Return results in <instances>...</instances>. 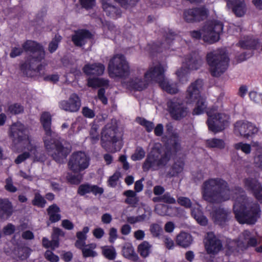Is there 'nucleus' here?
Segmentation results:
<instances>
[{
	"mask_svg": "<svg viewBox=\"0 0 262 262\" xmlns=\"http://www.w3.org/2000/svg\"><path fill=\"white\" fill-rule=\"evenodd\" d=\"M166 67L159 63H156L151 66L149 69L144 73V77L146 79L153 80L159 83L162 82L166 78L165 72Z\"/></svg>",
	"mask_w": 262,
	"mask_h": 262,
	"instance_id": "13",
	"label": "nucleus"
},
{
	"mask_svg": "<svg viewBox=\"0 0 262 262\" xmlns=\"http://www.w3.org/2000/svg\"><path fill=\"white\" fill-rule=\"evenodd\" d=\"M192 238L190 234L185 232H180L176 237V243L184 248L189 247L192 243Z\"/></svg>",
	"mask_w": 262,
	"mask_h": 262,
	"instance_id": "30",
	"label": "nucleus"
},
{
	"mask_svg": "<svg viewBox=\"0 0 262 262\" xmlns=\"http://www.w3.org/2000/svg\"><path fill=\"white\" fill-rule=\"evenodd\" d=\"M40 122L45 132L42 139L47 152L56 162L63 163L71 151L70 147L56 138V133L51 129L52 118L50 113H43Z\"/></svg>",
	"mask_w": 262,
	"mask_h": 262,
	"instance_id": "2",
	"label": "nucleus"
},
{
	"mask_svg": "<svg viewBox=\"0 0 262 262\" xmlns=\"http://www.w3.org/2000/svg\"><path fill=\"white\" fill-rule=\"evenodd\" d=\"M98 126L94 124L92 126L90 130V138L93 143H95L99 140V134L98 133Z\"/></svg>",
	"mask_w": 262,
	"mask_h": 262,
	"instance_id": "45",
	"label": "nucleus"
},
{
	"mask_svg": "<svg viewBox=\"0 0 262 262\" xmlns=\"http://www.w3.org/2000/svg\"><path fill=\"white\" fill-rule=\"evenodd\" d=\"M23 49L30 53L25 62L21 64L20 69L26 76L33 77L40 74L44 66L40 63L45 58V51L43 47L36 41L27 40L23 45Z\"/></svg>",
	"mask_w": 262,
	"mask_h": 262,
	"instance_id": "3",
	"label": "nucleus"
},
{
	"mask_svg": "<svg viewBox=\"0 0 262 262\" xmlns=\"http://www.w3.org/2000/svg\"><path fill=\"white\" fill-rule=\"evenodd\" d=\"M105 66L101 63H88L82 68L83 72L87 76H101L105 70Z\"/></svg>",
	"mask_w": 262,
	"mask_h": 262,
	"instance_id": "23",
	"label": "nucleus"
},
{
	"mask_svg": "<svg viewBox=\"0 0 262 262\" xmlns=\"http://www.w3.org/2000/svg\"><path fill=\"white\" fill-rule=\"evenodd\" d=\"M184 167V162L181 160H178L171 166L167 174L170 177L177 176L183 171Z\"/></svg>",
	"mask_w": 262,
	"mask_h": 262,
	"instance_id": "32",
	"label": "nucleus"
},
{
	"mask_svg": "<svg viewBox=\"0 0 262 262\" xmlns=\"http://www.w3.org/2000/svg\"><path fill=\"white\" fill-rule=\"evenodd\" d=\"M260 243L258 236L248 230H244L239 235L238 238L231 242L229 245V248L233 252L243 253L249 247H256Z\"/></svg>",
	"mask_w": 262,
	"mask_h": 262,
	"instance_id": "7",
	"label": "nucleus"
},
{
	"mask_svg": "<svg viewBox=\"0 0 262 262\" xmlns=\"http://www.w3.org/2000/svg\"><path fill=\"white\" fill-rule=\"evenodd\" d=\"M9 135L14 144H18L26 140L28 141V145L31 143L28 128L19 122L11 125Z\"/></svg>",
	"mask_w": 262,
	"mask_h": 262,
	"instance_id": "11",
	"label": "nucleus"
},
{
	"mask_svg": "<svg viewBox=\"0 0 262 262\" xmlns=\"http://www.w3.org/2000/svg\"><path fill=\"white\" fill-rule=\"evenodd\" d=\"M206 60L211 75L219 77L227 69L229 59L224 49H219L208 53Z\"/></svg>",
	"mask_w": 262,
	"mask_h": 262,
	"instance_id": "6",
	"label": "nucleus"
},
{
	"mask_svg": "<svg viewBox=\"0 0 262 262\" xmlns=\"http://www.w3.org/2000/svg\"><path fill=\"white\" fill-rule=\"evenodd\" d=\"M150 231L154 237H159L162 232V228L159 224L154 223L150 226Z\"/></svg>",
	"mask_w": 262,
	"mask_h": 262,
	"instance_id": "53",
	"label": "nucleus"
},
{
	"mask_svg": "<svg viewBox=\"0 0 262 262\" xmlns=\"http://www.w3.org/2000/svg\"><path fill=\"white\" fill-rule=\"evenodd\" d=\"M227 6L231 8L237 17H242L246 13L247 8L244 0H225Z\"/></svg>",
	"mask_w": 262,
	"mask_h": 262,
	"instance_id": "24",
	"label": "nucleus"
},
{
	"mask_svg": "<svg viewBox=\"0 0 262 262\" xmlns=\"http://www.w3.org/2000/svg\"><path fill=\"white\" fill-rule=\"evenodd\" d=\"M234 131L235 134H239L244 138H248L256 134L258 129L251 122L239 121L235 123Z\"/></svg>",
	"mask_w": 262,
	"mask_h": 262,
	"instance_id": "17",
	"label": "nucleus"
},
{
	"mask_svg": "<svg viewBox=\"0 0 262 262\" xmlns=\"http://www.w3.org/2000/svg\"><path fill=\"white\" fill-rule=\"evenodd\" d=\"M122 255L125 258H127L134 261H137L139 257L135 252L133 246L129 243L126 244L122 248Z\"/></svg>",
	"mask_w": 262,
	"mask_h": 262,
	"instance_id": "31",
	"label": "nucleus"
},
{
	"mask_svg": "<svg viewBox=\"0 0 262 262\" xmlns=\"http://www.w3.org/2000/svg\"><path fill=\"white\" fill-rule=\"evenodd\" d=\"M102 8L108 16L115 17L120 15L119 10L107 2H103Z\"/></svg>",
	"mask_w": 262,
	"mask_h": 262,
	"instance_id": "36",
	"label": "nucleus"
},
{
	"mask_svg": "<svg viewBox=\"0 0 262 262\" xmlns=\"http://www.w3.org/2000/svg\"><path fill=\"white\" fill-rule=\"evenodd\" d=\"M159 85L164 91L169 94H175L179 92L177 84L175 83H170L166 78Z\"/></svg>",
	"mask_w": 262,
	"mask_h": 262,
	"instance_id": "33",
	"label": "nucleus"
},
{
	"mask_svg": "<svg viewBox=\"0 0 262 262\" xmlns=\"http://www.w3.org/2000/svg\"><path fill=\"white\" fill-rule=\"evenodd\" d=\"M161 199L162 202L166 204H173L176 203V200L168 192L161 195Z\"/></svg>",
	"mask_w": 262,
	"mask_h": 262,
	"instance_id": "57",
	"label": "nucleus"
},
{
	"mask_svg": "<svg viewBox=\"0 0 262 262\" xmlns=\"http://www.w3.org/2000/svg\"><path fill=\"white\" fill-rule=\"evenodd\" d=\"M47 211L49 216V221L47 223L48 226L50 225V223H56L61 220L60 209L56 204H54L50 206Z\"/></svg>",
	"mask_w": 262,
	"mask_h": 262,
	"instance_id": "27",
	"label": "nucleus"
},
{
	"mask_svg": "<svg viewBox=\"0 0 262 262\" xmlns=\"http://www.w3.org/2000/svg\"><path fill=\"white\" fill-rule=\"evenodd\" d=\"M173 38L172 36L167 37L164 42L160 44L159 49H157L158 52H163V50H165L169 48L170 43L172 41Z\"/></svg>",
	"mask_w": 262,
	"mask_h": 262,
	"instance_id": "61",
	"label": "nucleus"
},
{
	"mask_svg": "<svg viewBox=\"0 0 262 262\" xmlns=\"http://www.w3.org/2000/svg\"><path fill=\"white\" fill-rule=\"evenodd\" d=\"M61 39L60 35H56L52 40L50 42L48 47L49 51L50 53L54 52L58 48V43Z\"/></svg>",
	"mask_w": 262,
	"mask_h": 262,
	"instance_id": "47",
	"label": "nucleus"
},
{
	"mask_svg": "<svg viewBox=\"0 0 262 262\" xmlns=\"http://www.w3.org/2000/svg\"><path fill=\"white\" fill-rule=\"evenodd\" d=\"M96 247L94 243L88 244L82 249V253L84 257H94L97 256V253L94 250Z\"/></svg>",
	"mask_w": 262,
	"mask_h": 262,
	"instance_id": "41",
	"label": "nucleus"
},
{
	"mask_svg": "<svg viewBox=\"0 0 262 262\" xmlns=\"http://www.w3.org/2000/svg\"><path fill=\"white\" fill-rule=\"evenodd\" d=\"M116 124L110 122L106 124L101 132V141L102 146L106 150H110V146L117 143L120 139Z\"/></svg>",
	"mask_w": 262,
	"mask_h": 262,
	"instance_id": "9",
	"label": "nucleus"
},
{
	"mask_svg": "<svg viewBox=\"0 0 262 262\" xmlns=\"http://www.w3.org/2000/svg\"><path fill=\"white\" fill-rule=\"evenodd\" d=\"M82 8L87 10L93 8L95 5V0H79Z\"/></svg>",
	"mask_w": 262,
	"mask_h": 262,
	"instance_id": "60",
	"label": "nucleus"
},
{
	"mask_svg": "<svg viewBox=\"0 0 262 262\" xmlns=\"http://www.w3.org/2000/svg\"><path fill=\"white\" fill-rule=\"evenodd\" d=\"M258 42L256 39L250 38L239 41V46L244 49H251L255 48Z\"/></svg>",
	"mask_w": 262,
	"mask_h": 262,
	"instance_id": "44",
	"label": "nucleus"
},
{
	"mask_svg": "<svg viewBox=\"0 0 262 262\" xmlns=\"http://www.w3.org/2000/svg\"><path fill=\"white\" fill-rule=\"evenodd\" d=\"M230 211L228 209L219 207L213 210L212 220L215 224L223 226L230 219Z\"/></svg>",
	"mask_w": 262,
	"mask_h": 262,
	"instance_id": "22",
	"label": "nucleus"
},
{
	"mask_svg": "<svg viewBox=\"0 0 262 262\" xmlns=\"http://www.w3.org/2000/svg\"><path fill=\"white\" fill-rule=\"evenodd\" d=\"M91 37V33L87 30H81L77 32L72 36V40L74 45L78 47H81L84 45L86 40Z\"/></svg>",
	"mask_w": 262,
	"mask_h": 262,
	"instance_id": "28",
	"label": "nucleus"
},
{
	"mask_svg": "<svg viewBox=\"0 0 262 262\" xmlns=\"http://www.w3.org/2000/svg\"><path fill=\"white\" fill-rule=\"evenodd\" d=\"M206 144L208 147L210 148H217L222 149L225 147V143L222 139L213 138L207 140Z\"/></svg>",
	"mask_w": 262,
	"mask_h": 262,
	"instance_id": "43",
	"label": "nucleus"
},
{
	"mask_svg": "<svg viewBox=\"0 0 262 262\" xmlns=\"http://www.w3.org/2000/svg\"><path fill=\"white\" fill-rule=\"evenodd\" d=\"M148 80L142 77H135L129 79L127 82V86L136 91H142L146 89L148 84Z\"/></svg>",
	"mask_w": 262,
	"mask_h": 262,
	"instance_id": "26",
	"label": "nucleus"
},
{
	"mask_svg": "<svg viewBox=\"0 0 262 262\" xmlns=\"http://www.w3.org/2000/svg\"><path fill=\"white\" fill-rule=\"evenodd\" d=\"M203 86V81L200 79H196L191 83L187 90L186 94V99L188 103L194 102L201 97L200 92Z\"/></svg>",
	"mask_w": 262,
	"mask_h": 262,
	"instance_id": "18",
	"label": "nucleus"
},
{
	"mask_svg": "<svg viewBox=\"0 0 262 262\" xmlns=\"http://www.w3.org/2000/svg\"><path fill=\"white\" fill-rule=\"evenodd\" d=\"M103 255L110 260H114L117 255L115 248L112 246H105L101 248Z\"/></svg>",
	"mask_w": 262,
	"mask_h": 262,
	"instance_id": "38",
	"label": "nucleus"
},
{
	"mask_svg": "<svg viewBox=\"0 0 262 262\" xmlns=\"http://www.w3.org/2000/svg\"><path fill=\"white\" fill-rule=\"evenodd\" d=\"M170 158L171 153L169 151L163 150L160 144L156 143L147 155L142 164V169L144 171L158 170L160 168L165 166Z\"/></svg>",
	"mask_w": 262,
	"mask_h": 262,
	"instance_id": "4",
	"label": "nucleus"
},
{
	"mask_svg": "<svg viewBox=\"0 0 262 262\" xmlns=\"http://www.w3.org/2000/svg\"><path fill=\"white\" fill-rule=\"evenodd\" d=\"M185 67V68L181 67L176 72V74L180 81H181L183 78L185 79V81L188 80L186 76L188 74L189 70L186 68V66Z\"/></svg>",
	"mask_w": 262,
	"mask_h": 262,
	"instance_id": "59",
	"label": "nucleus"
},
{
	"mask_svg": "<svg viewBox=\"0 0 262 262\" xmlns=\"http://www.w3.org/2000/svg\"><path fill=\"white\" fill-rule=\"evenodd\" d=\"M167 133L169 138L167 140L166 137H162V141L166 142V144L172 152H176L181 149V140L178 133L173 130V126L170 123L166 125Z\"/></svg>",
	"mask_w": 262,
	"mask_h": 262,
	"instance_id": "14",
	"label": "nucleus"
},
{
	"mask_svg": "<svg viewBox=\"0 0 262 262\" xmlns=\"http://www.w3.org/2000/svg\"><path fill=\"white\" fill-rule=\"evenodd\" d=\"M208 10L203 7L188 9L183 12V18L187 23L200 21L207 17Z\"/></svg>",
	"mask_w": 262,
	"mask_h": 262,
	"instance_id": "16",
	"label": "nucleus"
},
{
	"mask_svg": "<svg viewBox=\"0 0 262 262\" xmlns=\"http://www.w3.org/2000/svg\"><path fill=\"white\" fill-rule=\"evenodd\" d=\"M145 156V152L141 147H137L135 152L132 155L131 159L133 161H138L142 159Z\"/></svg>",
	"mask_w": 262,
	"mask_h": 262,
	"instance_id": "48",
	"label": "nucleus"
},
{
	"mask_svg": "<svg viewBox=\"0 0 262 262\" xmlns=\"http://www.w3.org/2000/svg\"><path fill=\"white\" fill-rule=\"evenodd\" d=\"M90 164V158L85 152H74L70 157L68 163L69 169L74 173H79L86 169Z\"/></svg>",
	"mask_w": 262,
	"mask_h": 262,
	"instance_id": "10",
	"label": "nucleus"
},
{
	"mask_svg": "<svg viewBox=\"0 0 262 262\" xmlns=\"http://www.w3.org/2000/svg\"><path fill=\"white\" fill-rule=\"evenodd\" d=\"M91 185L84 184L80 185L78 189V193L81 195H83L86 193L91 192Z\"/></svg>",
	"mask_w": 262,
	"mask_h": 262,
	"instance_id": "58",
	"label": "nucleus"
},
{
	"mask_svg": "<svg viewBox=\"0 0 262 262\" xmlns=\"http://www.w3.org/2000/svg\"><path fill=\"white\" fill-rule=\"evenodd\" d=\"M250 99L256 103H262V94H258L255 92H251L249 93Z\"/></svg>",
	"mask_w": 262,
	"mask_h": 262,
	"instance_id": "64",
	"label": "nucleus"
},
{
	"mask_svg": "<svg viewBox=\"0 0 262 262\" xmlns=\"http://www.w3.org/2000/svg\"><path fill=\"white\" fill-rule=\"evenodd\" d=\"M172 207L164 204L158 205L155 209V212L161 216H172Z\"/></svg>",
	"mask_w": 262,
	"mask_h": 262,
	"instance_id": "39",
	"label": "nucleus"
},
{
	"mask_svg": "<svg viewBox=\"0 0 262 262\" xmlns=\"http://www.w3.org/2000/svg\"><path fill=\"white\" fill-rule=\"evenodd\" d=\"M108 241L111 243H114L115 241L118 238L117 230L114 227H112L109 230Z\"/></svg>",
	"mask_w": 262,
	"mask_h": 262,
	"instance_id": "62",
	"label": "nucleus"
},
{
	"mask_svg": "<svg viewBox=\"0 0 262 262\" xmlns=\"http://www.w3.org/2000/svg\"><path fill=\"white\" fill-rule=\"evenodd\" d=\"M202 198L211 204H220L235 198L233 211L237 221L241 224H254L260 216V208L256 203L248 200L240 187L230 190L228 183L220 178L209 179L201 187Z\"/></svg>",
	"mask_w": 262,
	"mask_h": 262,
	"instance_id": "1",
	"label": "nucleus"
},
{
	"mask_svg": "<svg viewBox=\"0 0 262 262\" xmlns=\"http://www.w3.org/2000/svg\"><path fill=\"white\" fill-rule=\"evenodd\" d=\"M178 203L186 208H190L192 207V202L190 199L185 196H179L177 199Z\"/></svg>",
	"mask_w": 262,
	"mask_h": 262,
	"instance_id": "52",
	"label": "nucleus"
},
{
	"mask_svg": "<svg viewBox=\"0 0 262 262\" xmlns=\"http://www.w3.org/2000/svg\"><path fill=\"white\" fill-rule=\"evenodd\" d=\"M183 63L187 69L196 70L202 66L203 60L198 52H192L185 56Z\"/></svg>",
	"mask_w": 262,
	"mask_h": 262,
	"instance_id": "20",
	"label": "nucleus"
},
{
	"mask_svg": "<svg viewBox=\"0 0 262 262\" xmlns=\"http://www.w3.org/2000/svg\"><path fill=\"white\" fill-rule=\"evenodd\" d=\"M244 184L245 188L252 193L257 190L261 185L256 179L250 177L244 180Z\"/></svg>",
	"mask_w": 262,
	"mask_h": 262,
	"instance_id": "35",
	"label": "nucleus"
},
{
	"mask_svg": "<svg viewBox=\"0 0 262 262\" xmlns=\"http://www.w3.org/2000/svg\"><path fill=\"white\" fill-rule=\"evenodd\" d=\"M27 148L30 152L31 158H32L34 161L43 162L46 159L44 154L39 152L37 150L36 147L31 143L28 145Z\"/></svg>",
	"mask_w": 262,
	"mask_h": 262,
	"instance_id": "34",
	"label": "nucleus"
},
{
	"mask_svg": "<svg viewBox=\"0 0 262 262\" xmlns=\"http://www.w3.org/2000/svg\"><path fill=\"white\" fill-rule=\"evenodd\" d=\"M9 111L11 114H18L24 112V107L19 104L15 103L9 107Z\"/></svg>",
	"mask_w": 262,
	"mask_h": 262,
	"instance_id": "56",
	"label": "nucleus"
},
{
	"mask_svg": "<svg viewBox=\"0 0 262 262\" xmlns=\"http://www.w3.org/2000/svg\"><path fill=\"white\" fill-rule=\"evenodd\" d=\"M45 258L51 262H57L58 257L55 255L52 251L47 250L45 253Z\"/></svg>",
	"mask_w": 262,
	"mask_h": 262,
	"instance_id": "63",
	"label": "nucleus"
},
{
	"mask_svg": "<svg viewBox=\"0 0 262 262\" xmlns=\"http://www.w3.org/2000/svg\"><path fill=\"white\" fill-rule=\"evenodd\" d=\"M229 117L223 113H217L210 116L208 119L209 129L213 132L223 130L228 124Z\"/></svg>",
	"mask_w": 262,
	"mask_h": 262,
	"instance_id": "12",
	"label": "nucleus"
},
{
	"mask_svg": "<svg viewBox=\"0 0 262 262\" xmlns=\"http://www.w3.org/2000/svg\"><path fill=\"white\" fill-rule=\"evenodd\" d=\"M205 246L208 253L216 254L222 249V244L212 232H209L206 237Z\"/></svg>",
	"mask_w": 262,
	"mask_h": 262,
	"instance_id": "19",
	"label": "nucleus"
},
{
	"mask_svg": "<svg viewBox=\"0 0 262 262\" xmlns=\"http://www.w3.org/2000/svg\"><path fill=\"white\" fill-rule=\"evenodd\" d=\"M168 106L172 117L175 120H180L188 114V108L180 100L173 99L168 103Z\"/></svg>",
	"mask_w": 262,
	"mask_h": 262,
	"instance_id": "15",
	"label": "nucleus"
},
{
	"mask_svg": "<svg viewBox=\"0 0 262 262\" xmlns=\"http://www.w3.org/2000/svg\"><path fill=\"white\" fill-rule=\"evenodd\" d=\"M81 106V101L78 96L73 93L68 100H62L59 103L60 107L69 112H77Z\"/></svg>",
	"mask_w": 262,
	"mask_h": 262,
	"instance_id": "21",
	"label": "nucleus"
},
{
	"mask_svg": "<svg viewBox=\"0 0 262 262\" xmlns=\"http://www.w3.org/2000/svg\"><path fill=\"white\" fill-rule=\"evenodd\" d=\"M32 203L34 206L43 207L46 203V201L39 193H36Z\"/></svg>",
	"mask_w": 262,
	"mask_h": 262,
	"instance_id": "49",
	"label": "nucleus"
},
{
	"mask_svg": "<svg viewBox=\"0 0 262 262\" xmlns=\"http://www.w3.org/2000/svg\"><path fill=\"white\" fill-rule=\"evenodd\" d=\"M5 189L10 192H15L17 190V188L14 186L13 182L11 178L9 177L5 180Z\"/></svg>",
	"mask_w": 262,
	"mask_h": 262,
	"instance_id": "55",
	"label": "nucleus"
},
{
	"mask_svg": "<svg viewBox=\"0 0 262 262\" xmlns=\"http://www.w3.org/2000/svg\"><path fill=\"white\" fill-rule=\"evenodd\" d=\"M235 149L236 150H241L243 152L248 155L251 152V145L243 142H239L234 144L233 145Z\"/></svg>",
	"mask_w": 262,
	"mask_h": 262,
	"instance_id": "46",
	"label": "nucleus"
},
{
	"mask_svg": "<svg viewBox=\"0 0 262 262\" xmlns=\"http://www.w3.org/2000/svg\"><path fill=\"white\" fill-rule=\"evenodd\" d=\"M191 215L201 225H206L207 224V219L203 215L199 207L193 208L191 209Z\"/></svg>",
	"mask_w": 262,
	"mask_h": 262,
	"instance_id": "37",
	"label": "nucleus"
},
{
	"mask_svg": "<svg viewBox=\"0 0 262 262\" xmlns=\"http://www.w3.org/2000/svg\"><path fill=\"white\" fill-rule=\"evenodd\" d=\"M223 29V24L222 22L216 20H209L205 23L201 32L192 31L190 32V34L194 38L202 37L204 41L212 43L220 39V34Z\"/></svg>",
	"mask_w": 262,
	"mask_h": 262,
	"instance_id": "5",
	"label": "nucleus"
},
{
	"mask_svg": "<svg viewBox=\"0 0 262 262\" xmlns=\"http://www.w3.org/2000/svg\"><path fill=\"white\" fill-rule=\"evenodd\" d=\"M137 121L141 125L144 126L147 132H150L154 127V124L153 122L147 121L142 118H137Z\"/></svg>",
	"mask_w": 262,
	"mask_h": 262,
	"instance_id": "50",
	"label": "nucleus"
},
{
	"mask_svg": "<svg viewBox=\"0 0 262 262\" xmlns=\"http://www.w3.org/2000/svg\"><path fill=\"white\" fill-rule=\"evenodd\" d=\"M151 245L147 241H144L139 245L138 247V252L140 255L145 258L147 257L151 251Z\"/></svg>",
	"mask_w": 262,
	"mask_h": 262,
	"instance_id": "40",
	"label": "nucleus"
},
{
	"mask_svg": "<svg viewBox=\"0 0 262 262\" xmlns=\"http://www.w3.org/2000/svg\"><path fill=\"white\" fill-rule=\"evenodd\" d=\"M67 179L71 184H78L81 182L82 175L80 174L75 175L69 173L67 176Z\"/></svg>",
	"mask_w": 262,
	"mask_h": 262,
	"instance_id": "54",
	"label": "nucleus"
},
{
	"mask_svg": "<svg viewBox=\"0 0 262 262\" xmlns=\"http://www.w3.org/2000/svg\"><path fill=\"white\" fill-rule=\"evenodd\" d=\"M14 211L12 203L7 199H0V221L8 219Z\"/></svg>",
	"mask_w": 262,
	"mask_h": 262,
	"instance_id": "25",
	"label": "nucleus"
},
{
	"mask_svg": "<svg viewBox=\"0 0 262 262\" xmlns=\"http://www.w3.org/2000/svg\"><path fill=\"white\" fill-rule=\"evenodd\" d=\"M109 80L107 79L98 77L89 78L87 80V85L92 88L100 87L107 88L109 85Z\"/></svg>",
	"mask_w": 262,
	"mask_h": 262,
	"instance_id": "29",
	"label": "nucleus"
},
{
	"mask_svg": "<svg viewBox=\"0 0 262 262\" xmlns=\"http://www.w3.org/2000/svg\"><path fill=\"white\" fill-rule=\"evenodd\" d=\"M30 249L28 247H20L18 248L17 255L21 260L27 259L30 254Z\"/></svg>",
	"mask_w": 262,
	"mask_h": 262,
	"instance_id": "51",
	"label": "nucleus"
},
{
	"mask_svg": "<svg viewBox=\"0 0 262 262\" xmlns=\"http://www.w3.org/2000/svg\"><path fill=\"white\" fill-rule=\"evenodd\" d=\"M196 101V106L193 110V114L194 115H199L204 112L206 108L205 99L201 96Z\"/></svg>",
	"mask_w": 262,
	"mask_h": 262,
	"instance_id": "42",
	"label": "nucleus"
},
{
	"mask_svg": "<svg viewBox=\"0 0 262 262\" xmlns=\"http://www.w3.org/2000/svg\"><path fill=\"white\" fill-rule=\"evenodd\" d=\"M108 72L110 77L124 78L130 74V68L125 57L122 54L115 55L110 61Z\"/></svg>",
	"mask_w": 262,
	"mask_h": 262,
	"instance_id": "8",
	"label": "nucleus"
}]
</instances>
